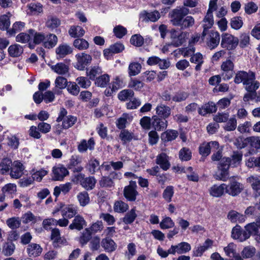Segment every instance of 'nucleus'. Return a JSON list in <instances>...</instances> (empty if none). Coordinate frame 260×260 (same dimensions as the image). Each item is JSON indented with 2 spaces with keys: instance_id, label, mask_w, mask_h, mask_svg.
<instances>
[{
  "instance_id": "f257e3e1",
  "label": "nucleus",
  "mask_w": 260,
  "mask_h": 260,
  "mask_svg": "<svg viewBox=\"0 0 260 260\" xmlns=\"http://www.w3.org/2000/svg\"><path fill=\"white\" fill-rule=\"evenodd\" d=\"M239 44V39L234 36L224 32L221 35V46L228 50L235 49Z\"/></svg>"
},
{
  "instance_id": "f03ea898",
  "label": "nucleus",
  "mask_w": 260,
  "mask_h": 260,
  "mask_svg": "<svg viewBox=\"0 0 260 260\" xmlns=\"http://www.w3.org/2000/svg\"><path fill=\"white\" fill-rule=\"evenodd\" d=\"M202 40H205L207 47L211 50L216 48L219 44L220 36L217 31L210 30L206 31L204 37H202Z\"/></svg>"
},
{
  "instance_id": "7ed1b4c3",
  "label": "nucleus",
  "mask_w": 260,
  "mask_h": 260,
  "mask_svg": "<svg viewBox=\"0 0 260 260\" xmlns=\"http://www.w3.org/2000/svg\"><path fill=\"white\" fill-rule=\"evenodd\" d=\"M188 35L189 34L187 32L171 30L170 31L171 45L176 47L181 46L186 41Z\"/></svg>"
},
{
  "instance_id": "20e7f679",
  "label": "nucleus",
  "mask_w": 260,
  "mask_h": 260,
  "mask_svg": "<svg viewBox=\"0 0 260 260\" xmlns=\"http://www.w3.org/2000/svg\"><path fill=\"white\" fill-rule=\"evenodd\" d=\"M77 62L74 67L80 71H84L86 67L88 66L92 60V57L90 55L85 53V52H81L75 55Z\"/></svg>"
},
{
  "instance_id": "39448f33",
  "label": "nucleus",
  "mask_w": 260,
  "mask_h": 260,
  "mask_svg": "<svg viewBox=\"0 0 260 260\" xmlns=\"http://www.w3.org/2000/svg\"><path fill=\"white\" fill-rule=\"evenodd\" d=\"M221 76L223 80L231 79L234 74V64L231 59H226L223 61L221 64Z\"/></svg>"
},
{
  "instance_id": "423d86ee",
  "label": "nucleus",
  "mask_w": 260,
  "mask_h": 260,
  "mask_svg": "<svg viewBox=\"0 0 260 260\" xmlns=\"http://www.w3.org/2000/svg\"><path fill=\"white\" fill-rule=\"evenodd\" d=\"M230 157H223L219 161L218 165V170L220 172L219 176L216 178L223 181H226L229 178V169L230 165Z\"/></svg>"
},
{
  "instance_id": "0eeeda50",
  "label": "nucleus",
  "mask_w": 260,
  "mask_h": 260,
  "mask_svg": "<svg viewBox=\"0 0 260 260\" xmlns=\"http://www.w3.org/2000/svg\"><path fill=\"white\" fill-rule=\"evenodd\" d=\"M76 178L80 181L81 185L87 190L92 189L96 182L94 177H85V175L82 173L77 175Z\"/></svg>"
},
{
  "instance_id": "6e6552de",
  "label": "nucleus",
  "mask_w": 260,
  "mask_h": 260,
  "mask_svg": "<svg viewBox=\"0 0 260 260\" xmlns=\"http://www.w3.org/2000/svg\"><path fill=\"white\" fill-rule=\"evenodd\" d=\"M243 189V184L232 178L230 179L229 184L226 185L225 192L232 196H236L239 194Z\"/></svg>"
},
{
  "instance_id": "1a4fd4ad",
  "label": "nucleus",
  "mask_w": 260,
  "mask_h": 260,
  "mask_svg": "<svg viewBox=\"0 0 260 260\" xmlns=\"http://www.w3.org/2000/svg\"><path fill=\"white\" fill-rule=\"evenodd\" d=\"M24 167L23 164L18 160L12 162V166L10 168V176L13 179H19L23 174Z\"/></svg>"
},
{
  "instance_id": "9d476101",
  "label": "nucleus",
  "mask_w": 260,
  "mask_h": 260,
  "mask_svg": "<svg viewBox=\"0 0 260 260\" xmlns=\"http://www.w3.org/2000/svg\"><path fill=\"white\" fill-rule=\"evenodd\" d=\"M69 173L68 170L63 165L58 164L53 167L52 178L55 181H62Z\"/></svg>"
},
{
  "instance_id": "9b49d317",
  "label": "nucleus",
  "mask_w": 260,
  "mask_h": 260,
  "mask_svg": "<svg viewBox=\"0 0 260 260\" xmlns=\"http://www.w3.org/2000/svg\"><path fill=\"white\" fill-rule=\"evenodd\" d=\"M249 235L243 230L241 227L237 224L232 230L231 237L239 242H242L248 239Z\"/></svg>"
},
{
  "instance_id": "f8f14e48",
  "label": "nucleus",
  "mask_w": 260,
  "mask_h": 260,
  "mask_svg": "<svg viewBox=\"0 0 260 260\" xmlns=\"http://www.w3.org/2000/svg\"><path fill=\"white\" fill-rule=\"evenodd\" d=\"M82 161L81 156L78 155H73L69 160L68 168L74 172H81L83 170V167L80 165Z\"/></svg>"
},
{
  "instance_id": "ddd939ff",
  "label": "nucleus",
  "mask_w": 260,
  "mask_h": 260,
  "mask_svg": "<svg viewBox=\"0 0 260 260\" xmlns=\"http://www.w3.org/2000/svg\"><path fill=\"white\" fill-rule=\"evenodd\" d=\"M219 148V143L217 141L204 142L199 147V152L203 156H207L211 150L217 149Z\"/></svg>"
},
{
  "instance_id": "4468645a",
  "label": "nucleus",
  "mask_w": 260,
  "mask_h": 260,
  "mask_svg": "<svg viewBox=\"0 0 260 260\" xmlns=\"http://www.w3.org/2000/svg\"><path fill=\"white\" fill-rule=\"evenodd\" d=\"M168 121L166 119L155 115L152 117L151 127L155 131H161L165 129L168 126Z\"/></svg>"
},
{
  "instance_id": "2eb2a0df",
  "label": "nucleus",
  "mask_w": 260,
  "mask_h": 260,
  "mask_svg": "<svg viewBox=\"0 0 260 260\" xmlns=\"http://www.w3.org/2000/svg\"><path fill=\"white\" fill-rule=\"evenodd\" d=\"M191 250L190 245L185 242H182L176 245L171 246V254H175L176 253L178 254H183L189 252Z\"/></svg>"
},
{
  "instance_id": "dca6fc26",
  "label": "nucleus",
  "mask_w": 260,
  "mask_h": 260,
  "mask_svg": "<svg viewBox=\"0 0 260 260\" xmlns=\"http://www.w3.org/2000/svg\"><path fill=\"white\" fill-rule=\"evenodd\" d=\"M156 115L159 117L167 119L170 117L171 113V109L170 107L164 104L160 103L155 108Z\"/></svg>"
},
{
  "instance_id": "f3484780",
  "label": "nucleus",
  "mask_w": 260,
  "mask_h": 260,
  "mask_svg": "<svg viewBox=\"0 0 260 260\" xmlns=\"http://www.w3.org/2000/svg\"><path fill=\"white\" fill-rule=\"evenodd\" d=\"M247 180L250 184L255 197L260 196V176H251L247 179Z\"/></svg>"
},
{
  "instance_id": "a211bd4d",
  "label": "nucleus",
  "mask_w": 260,
  "mask_h": 260,
  "mask_svg": "<svg viewBox=\"0 0 260 260\" xmlns=\"http://www.w3.org/2000/svg\"><path fill=\"white\" fill-rule=\"evenodd\" d=\"M214 23L213 14L207 12L202 21V27L203 28L202 37H205L206 35V31H208V29L213 26Z\"/></svg>"
},
{
  "instance_id": "6ab92c4d",
  "label": "nucleus",
  "mask_w": 260,
  "mask_h": 260,
  "mask_svg": "<svg viewBox=\"0 0 260 260\" xmlns=\"http://www.w3.org/2000/svg\"><path fill=\"white\" fill-rule=\"evenodd\" d=\"M156 163L164 171L168 170L171 167L169 157L163 152L159 154L156 156Z\"/></svg>"
},
{
  "instance_id": "aec40b11",
  "label": "nucleus",
  "mask_w": 260,
  "mask_h": 260,
  "mask_svg": "<svg viewBox=\"0 0 260 260\" xmlns=\"http://www.w3.org/2000/svg\"><path fill=\"white\" fill-rule=\"evenodd\" d=\"M160 17V13L157 11H154L150 12H147L145 11L140 14V17L143 21L145 22H156Z\"/></svg>"
},
{
  "instance_id": "412c9836",
  "label": "nucleus",
  "mask_w": 260,
  "mask_h": 260,
  "mask_svg": "<svg viewBox=\"0 0 260 260\" xmlns=\"http://www.w3.org/2000/svg\"><path fill=\"white\" fill-rule=\"evenodd\" d=\"M212 245L213 241L209 239H207L202 245L194 249L193 251V256L197 257L201 256L205 251L212 247Z\"/></svg>"
},
{
  "instance_id": "4be33fe9",
  "label": "nucleus",
  "mask_w": 260,
  "mask_h": 260,
  "mask_svg": "<svg viewBox=\"0 0 260 260\" xmlns=\"http://www.w3.org/2000/svg\"><path fill=\"white\" fill-rule=\"evenodd\" d=\"M216 111V106L213 102H209L204 104L198 109V113L202 116H205L207 114L212 113Z\"/></svg>"
},
{
  "instance_id": "5701e85b",
  "label": "nucleus",
  "mask_w": 260,
  "mask_h": 260,
  "mask_svg": "<svg viewBox=\"0 0 260 260\" xmlns=\"http://www.w3.org/2000/svg\"><path fill=\"white\" fill-rule=\"evenodd\" d=\"M95 143L93 138H90L87 142L83 139L81 141L78 145V150L80 153H83L87 151L88 149L93 150L94 148Z\"/></svg>"
},
{
  "instance_id": "b1692460",
  "label": "nucleus",
  "mask_w": 260,
  "mask_h": 260,
  "mask_svg": "<svg viewBox=\"0 0 260 260\" xmlns=\"http://www.w3.org/2000/svg\"><path fill=\"white\" fill-rule=\"evenodd\" d=\"M73 52L72 48L67 44H60L56 48L55 52L58 57L63 58Z\"/></svg>"
},
{
  "instance_id": "393cba45",
  "label": "nucleus",
  "mask_w": 260,
  "mask_h": 260,
  "mask_svg": "<svg viewBox=\"0 0 260 260\" xmlns=\"http://www.w3.org/2000/svg\"><path fill=\"white\" fill-rule=\"evenodd\" d=\"M86 223L83 217L78 215L75 217L72 223L69 225V228L71 230L76 229L80 231L86 225Z\"/></svg>"
},
{
  "instance_id": "a878e982",
  "label": "nucleus",
  "mask_w": 260,
  "mask_h": 260,
  "mask_svg": "<svg viewBox=\"0 0 260 260\" xmlns=\"http://www.w3.org/2000/svg\"><path fill=\"white\" fill-rule=\"evenodd\" d=\"M27 14L35 15L43 12L42 5L40 3H31L27 5L26 10Z\"/></svg>"
},
{
  "instance_id": "bb28decb",
  "label": "nucleus",
  "mask_w": 260,
  "mask_h": 260,
  "mask_svg": "<svg viewBox=\"0 0 260 260\" xmlns=\"http://www.w3.org/2000/svg\"><path fill=\"white\" fill-rule=\"evenodd\" d=\"M101 246L104 249L105 251L111 252L115 251L117 248V245L115 242L109 238H106L102 239L101 241Z\"/></svg>"
},
{
  "instance_id": "cd10ccee",
  "label": "nucleus",
  "mask_w": 260,
  "mask_h": 260,
  "mask_svg": "<svg viewBox=\"0 0 260 260\" xmlns=\"http://www.w3.org/2000/svg\"><path fill=\"white\" fill-rule=\"evenodd\" d=\"M228 218L233 223L239 222L241 223L245 222L246 217L236 211L232 210L229 212Z\"/></svg>"
},
{
  "instance_id": "c85d7f7f",
  "label": "nucleus",
  "mask_w": 260,
  "mask_h": 260,
  "mask_svg": "<svg viewBox=\"0 0 260 260\" xmlns=\"http://www.w3.org/2000/svg\"><path fill=\"white\" fill-rule=\"evenodd\" d=\"M58 42L57 36L52 34L45 36V39L43 42V46L47 49H51L55 46Z\"/></svg>"
},
{
  "instance_id": "c756f323",
  "label": "nucleus",
  "mask_w": 260,
  "mask_h": 260,
  "mask_svg": "<svg viewBox=\"0 0 260 260\" xmlns=\"http://www.w3.org/2000/svg\"><path fill=\"white\" fill-rule=\"evenodd\" d=\"M72 188V184L70 182L60 184L59 186L54 187L53 194L56 197H58L61 192L65 194L69 192Z\"/></svg>"
},
{
  "instance_id": "7c9ffc66",
  "label": "nucleus",
  "mask_w": 260,
  "mask_h": 260,
  "mask_svg": "<svg viewBox=\"0 0 260 260\" xmlns=\"http://www.w3.org/2000/svg\"><path fill=\"white\" fill-rule=\"evenodd\" d=\"M8 52L11 57H17L22 54L23 52V48L20 45L15 44L9 47Z\"/></svg>"
},
{
  "instance_id": "2f4dec72",
  "label": "nucleus",
  "mask_w": 260,
  "mask_h": 260,
  "mask_svg": "<svg viewBox=\"0 0 260 260\" xmlns=\"http://www.w3.org/2000/svg\"><path fill=\"white\" fill-rule=\"evenodd\" d=\"M51 70L58 75H65L69 73V67L63 62L57 63L51 67Z\"/></svg>"
},
{
  "instance_id": "473e14b6",
  "label": "nucleus",
  "mask_w": 260,
  "mask_h": 260,
  "mask_svg": "<svg viewBox=\"0 0 260 260\" xmlns=\"http://www.w3.org/2000/svg\"><path fill=\"white\" fill-rule=\"evenodd\" d=\"M259 226L256 222L248 223L244 226L245 232L249 235L248 239L251 235L253 236L255 238L256 235L259 233Z\"/></svg>"
},
{
  "instance_id": "72a5a7b5",
  "label": "nucleus",
  "mask_w": 260,
  "mask_h": 260,
  "mask_svg": "<svg viewBox=\"0 0 260 260\" xmlns=\"http://www.w3.org/2000/svg\"><path fill=\"white\" fill-rule=\"evenodd\" d=\"M225 184H221L220 185H214L212 186L210 190V194L214 197H221L225 192Z\"/></svg>"
},
{
  "instance_id": "f704fd0d",
  "label": "nucleus",
  "mask_w": 260,
  "mask_h": 260,
  "mask_svg": "<svg viewBox=\"0 0 260 260\" xmlns=\"http://www.w3.org/2000/svg\"><path fill=\"white\" fill-rule=\"evenodd\" d=\"M27 252L29 256L36 257L41 254L42 248L39 244L31 243L28 246Z\"/></svg>"
},
{
  "instance_id": "c9c22d12",
  "label": "nucleus",
  "mask_w": 260,
  "mask_h": 260,
  "mask_svg": "<svg viewBox=\"0 0 260 260\" xmlns=\"http://www.w3.org/2000/svg\"><path fill=\"white\" fill-rule=\"evenodd\" d=\"M190 61L197 64L195 67V70L199 71L201 70L202 65L204 62L203 56L200 52L194 53L190 58Z\"/></svg>"
},
{
  "instance_id": "e433bc0d",
  "label": "nucleus",
  "mask_w": 260,
  "mask_h": 260,
  "mask_svg": "<svg viewBox=\"0 0 260 260\" xmlns=\"http://www.w3.org/2000/svg\"><path fill=\"white\" fill-rule=\"evenodd\" d=\"M100 162L95 158H91L85 166V168L91 174H94L100 169Z\"/></svg>"
},
{
  "instance_id": "4c0bfd02",
  "label": "nucleus",
  "mask_w": 260,
  "mask_h": 260,
  "mask_svg": "<svg viewBox=\"0 0 260 260\" xmlns=\"http://www.w3.org/2000/svg\"><path fill=\"white\" fill-rule=\"evenodd\" d=\"M244 86L245 89L248 92H255V91L259 87L260 83L258 81L255 80V75L253 76V78L249 81L246 82Z\"/></svg>"
},
{
  "instance_id": "58836bf2",
  "label": "nucleus",
  "mask_w": 260,
  "mask_h": 260,
  "mask_svg": "<svg viewBox=\"0 0 260 260\" xmlns=\"http://www.w3.org/2000/svg\"><path fill=\"white\" fill-rule=\"evenodd\" d=\"M243 154L242 152L235 151H234L233 154L230 158V165L232 167H237L239 166L241 162Z\"/></svg>"
},
{
  "instance_id": "ea45409f",
  "label": "nucleus",
  "mask_w": 260,
  "mask_h": 260,
  "mask_svg": "<svg viewBox=\"0 0 260 260\" xmlns=\"http://www.w3.org/2000/svg\"><path fill=\"white\" fill-rule=\"evenodd\" d=\"M69 34L72 38H79L85 34L84 29L79 25H72L69 30Z\"/></svg>"
},
{
  "instance_id": "a19ab883",
  "label": "nucleus",
  "mask_w": 260,
  "mask_h": 260,
  "mask_svg": "<svg viewBox=\"0 0 260 260\" xmlns=\"http://www.w3.org/2000/svg\"><path fill=\"white\" fill-rule=\"evenodd\" d=\"M178 136L177 131L169 129L162 133L161 135V139L164 142H169L175 140Z\"/></svg>"
},
{
  "instance_id": "79ce46f5",
  "label": "nucleus",
  "mask_w": 260,
  "mask_h": 260,
  "mask_svg": "<svg viewBox=\"0 0 260 260\" xmlns=\"http://www.w3.org/2000/svg\"><path fill=\"white\" fill-rule=\"evenodd\" d=\"M28 33L33 37V42L35 44H40L43 43L45 39V35L44 33L38 32L34 29H30L28 30Z\"/></svg>"
},
{
  "instance_id": "37998d69",
  "label": "nucleus",
  "mask_w": 260,
  "mask_h": 260,
  "mask_svg": "<svg viewBox=\"0 0 260 260\" xmlns=\"http://www.w3.org/2000/svg\"><path fill=\"white\" fill-rule=\"evenodd\" d=\"M60 25V20L56 17L48 16L45 23L46 26L50 30L56 28Z\"/></svg>"
},
{
  "instance_id": "c03bdc74",
  "label": "nucleus",
  "mask_w": 260,
  "mask_h": 260,
  "mask_svg": "<svg viewBox=\"0 0 260 260\" xmlns=\"http://www.w3.org/2000/svg\"><path fill=\"white\" fill-rule=\"evenodd\" d=\"M124 194L128 200L133 201L136 199L137 191L135 187L129 185L125 187Z\"/></svg>"
},
{
  "instance_id": "a18cd8bd",
  "label": "nucleus",
  "mask_w": 260,
  "mask_h": 260,
  "mask_svg": "<svg viewBox=\"0 0 260 260\" xmlns=\"http://www.w3.org/2000/svg\"><path fill=\"white\" fill-rule=\"evenodd\" d=\"M12 16L10 12L0 16V29L2 30L7 29L10 25V18Z\"/></svg>"
},
{
  "instance_id": "49530a36",
  "label": "nucleus",
  "mask_w": 260,
  "mask_h": 260,
  "mask_svg": "<svg viewBox=\"0 0 260 260\" xmlns=\"http://www.w3.org/2000/svg\"><path fill=\"white\" fill-rule=\"evenodd\" d=\"M61 212L63 217L71 218L77 214V209L73 205H69L64 207Z\"/></svg>"
},
{
  "instance_id": "de8ad7c7",
  "label": "nucleus",
  "mask_w": 260,
  "mask_h": 260,
  "mask_svg": "<svg viewBox=\"0 0 260 260\" xmlns=\"http://www.w3.org/2000/svg\"><path fill=\"white\" fill-rule=\"evenodd\" d=\"M12 161L8 158L3 159L0 162V174L5 175L10 171Z\"/></svg>"
},
{
  "instance_id": "09e8293b",
  "label": "nucleus",
  "mask_w": 260,
  "mask_h": 260,
  "mask_svg": "<svg viewBox=\"0 0 260 260\" xmlns=\"http://www.w3.org/2000/svg\"><path fill=\"white\" fill-rule=\"evenodd\" d=\"M237 245L234 243H229L226 247L223 249L225 255L229 257H235L237 255H239V253H237Z\"/></svg>"
},
{
  "instance_id": "8fccbe9b",
  "label": "nucleus",
  "mask_w": 260,
  "mask_h": 260,
  "mask_svg": "<svg viewBox=\"0 0 260 260\" xmlns=\"http://www.w3.org/2000/svg\"><path fill=\"white\" fill-rule=\"evenodd\" d=\"M62 121V128L66 129L75 124L77 121V117L70 115L66 116Z\"/></svg>"
},
{
  "instance_id": "3c124183",
  "label": "nucleus",
  "mask_w": 260,
  "mask_h": 260,
  "mask_svg": "<svg viewBox=\"0 0 260 260\" xmlns=\"http://www.w3.org/2000/svg\"><path fill=\"white\" fill-rule=\"evenodd\" d=\"M17 191L16 185L14 183H8L2 188V193L4 196H11Z\"/></svg>"
},
{
  "instance_id": "603ef678",
  "label": "nucleus",
  "mask_w": 260,
  "mask_h": 260,
  "mask_svg": "<svg viewBox=\"0 0 260 260\" xmlns=\"http://www.w3.org/2000/svg\"><path fill=\"white\" fill-rule=\"evenodd\" d=\"M141 64L138 62H132L128 66V74L130 76H134L139 74L141 70Z\"/></svg>"
},
{
  "instance_id": "864d4df0",
  "label": "nucleus",
  "mask_w": 260,
  "mask_h": 260,
  "mask_svg": "<svg viewBox=\"0 0 260 260\" xmlns=\"http://www.w3.org/2000/svg\"><path fill=\"white\" fill-rule=\"evenodd\" d=\"M256 253V249L252 246L245 247L241 252L243 258H249L252 257Z\"/></svg>"
},
{
  "instance_id": "5fc2aeb1",
  "label": "nucleus",
  "mask_w": 260,
  "mask_h": 260,
  "mask_svg": "<svg viewBox=\"0 0 260 260\" xmlns=\"http://www.w3.org/2000/svg\"><path fill=\"white\" fill-rule=\"evenodd\" d=\"M175 223L170 217H164L159 223V226L161 229H169L174 226Z\"/></svg>"
},
{
  "instance_id": "6e6d98bb",
  "label": "nucleus",
  "mask_w": 260,
  "mask_h": 260,
  "mask_svg": "<svg viewBox=\"0 0 260 260\" xmlns=\"http://www.w3.org/2000/svg\"><path fill=\"white\" fill-rule=\"evenodd\" d=\"M134 96V92L130 89H124L121 91L118 95V98L121 101H125L129 100Z\"/></svg>"
},
{
  "instance_id": "4d7b16f0",
  "label": "nucleus",
  "mask_w": 260,
  "mask_h": 260,
  "mask_svg": "<svg viewBox=\"0 0 260 260\" xmlns=\"http://www.w3.org/2000/svg\"><path fill=\"white\" fill-rule=\"evenodd\" d=\"M183 19V17L175 10L172 11L171 21L173 25L180 26Z\"/></svg>"
},
{
  "instance_id": "13d9d810",
  "label": "nucleus",
  "mask_w": 260,
  "mask_h": 260,
  "mask_svg": "<svg viewBox=\"0 0 260 260\" xmlns=\"http://www.w3.org/2000/svg\"><path fill=\"white\" fill-rule=\"evenodd\" d=\"M73 45L79 50H85L89 47L88 42L83 39H77L75 40Z\"/></svg>"
},
{
  "instance_id": "bf43d9fd",
  "label": "nucleus",
  "mask_w": 260,
  "mask_h": 260,
  "mask_svg": "<svg viewBox=\"0 0 260 260\" xmlns=\"http://www.w3.org/2000/svg\"><path fill=\"white\" fill-rule=\"evenodd\" d=\"M77 198L81 206H85L89 202V195L86 191H82L79 193Z\"/></svg>"
},
{
  "instance_id": "052dcab7",
  "label": "nucleus",
  "mask_w": 260,
  "mask_h": 260,
  "mask_svg": "<svg viewBox=\"0 0 260 260\" xmlns=\"http://www.w3.org/2000/svg\"><path fill=\"white\" fill-rule=\"evenodd\" d=\"M110 81V77L108 74H104L95 79V83L98 86L105 87Z\"/></svg>"
},
{
  "instance_id": "680f3d73",
  "label": "nucleus",
  "mask_w": 260,
  "mask_h": 260,
  "mask_svg": "<svg viewBox=\"0 0 260 260\" xmlns=\"http://www.w3.org/2000/svg\"><path fill=\"white\" fill-rule=\"evenodd\" d=\"M25 23L21 21H17L15 22L12 26V28L8 31V32L13 35L16 33L22 30L25 27Z\"/></svg>"
},
{
  "instance_id": "e2e57ef3",
  "label": "nucleus",
  "mask_w": 260,
  "mask_h": 260,
  "mask_svg": "<svg viewBox=\"0 0 260 260\" xmlns=\"http://www.w3.org/2000/svg\"><path fill=\"white\" fill-rule=\"evenodd\" d=\"M15 249V246L11 242H7L3 246V252L5 255H12Z\"/></svg>"
},
{
  "instance_id": "0e129e2a",
  "label": "nucleus",
  "mask_w": 260,
  "mask_h": 260,
  "mask_svg": "<svg viewBox=\"0 0 260 260\" xmlns=\"http://www.w3.org/2000/svg\"><path fill=\"white\" fill-rule=\"evenodd\" d=\"M179 156L181 160L187 161L191 158V152L188 148L184 147L180 150Z\"/></svg>"
},
{
  "instance_id": "69168bd1",
  "label": "nucleus",
  "mask_w": 260,
  "mask_h": 260,
  "mask_svg": "<svg viewBox=\"0 0 260 260\" xmlns=\"http://www.w3.org/2000/svg\"><path fill=\"white\" fill-rule=\"evenodd\" d=\"M119 138L123 143L131 141L134 138L133 134L126 129H123L121 131Z\"/></svg>"
},
{
  "instance_id": "338daca9",
  "label": "nucleus",
  "mask_w": 260,
  "mask_h": 260,
  "mask_svg": "<svg viewBox=\"0 0 260 260\" xmlns=\"http://www.w3.org/2000/svg\"><path fill=\"white\" fill-rule=\"evenodd\" d=\"M234 144L238 149L244 148L248 145V138H244L243 137H239L235 139Z\"/></svg>"
},
{
  "instance_id": "774afa93",
  "label": "nucleus",
  "mask_w": 260,
  "mask_h": 260,
  "mask_svg": "<svg viewBox=\"0 0 260 260\" xmlns=\"http://www.w3.org/2000/svg\"><path fill=\"white\" fill-rule=\"evenodd\" d=\"M102 69L99 67H92L90 70L87 69L86 71V75L91 80H94L96 75L101 74Z\"/></svg>"
}]
</instances>
